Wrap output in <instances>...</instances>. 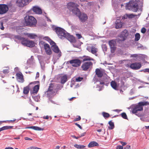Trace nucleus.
<instances>
[{
  "label": "nucleus",
  "instance_id": "f257e3e1",
  "mask_svg": "<svg viewBox=\"0 0 149 149\" xmlns=\"http://www.w3.org/2000/svg\"><path fill=\"white\" fill-rule=\"evenodd\" d=\"M78 5L73 2L69 3L67 5V8L72 13L79 17L80 20L82 22H84L87 20L88 17L86 14L84 13L81 14L79 9L77 8Z\"/></svg>",
  "mask_w": 149,
  "mask_h": 149
},
{
  "label": "nucleus",
  "instance_id": "f03ea898",
  "mask_svg": "<svg viewBox=\"0 0 149 149\" xmlns=\"http://www.w3.org/2000/svg\"><path fill=\"white\" fill-rule=\"evenodd\" d=\"M149 104V102H139L137 105H135L133 108L132 111V113L135 114L138 116H141V114L138 113V112L140 111L143 110V106Z\"/></svg>",
  "mask_w": 149,
  "mask_h": 149
},
{
  "label": "nucleus",
  "instance_id": "7ed1b4c3",
  "mask_svg": "<svg viewBox=\"0 0 149 149\" xmlns=\"http://www.w3.org/2000/svg\"><path fill=\"white\" fill-rule=\"evenodd\" d=\"M139 0H131L125 6V8L134 12H136L139 8L138 3Z\"/></svg>",
  "mask_w": 149,
  "mask_h": 149
},
{
  "label": "nucleus",
  "instance_id": "20e7f679",
  "mask_svg": "<svg viewBox=\"0 0 149 149\" xmlns=\"http://www.w3.org/2000/svg\"><path fill=\"white\" fill-rule=\"evenodd\" d=\"M24 20L26 25L29 26L35 25L37 22L36 19L31 16H26L24 17Z\"/></svg>",
  "mask_w": 149,
  "mask_h": 149
},
{
  "label": "nucleus",
  "instance_id": "39448f33",
  "mask_svg": "<svg viewBox=\"0 0 149 149\" xmlns=\"http://www.w3.org/2000/svg\"><path fill=\"white\" fill-rule=\"evenodd\" d=\"M54 30L60 38L62 39L65 38L68 33L64 29L59 27H56L55 28Z\"/></svg>",
  "mask_w": 149,
  "mask_h": 149
},
{
  "label": "nucleus",
  "instance_id": "423d86ee",
  "mask_svg": "<svg viewBox=\"0 0 149 149\" xmlns=\"http://www.w3.org/2000/svg\"><path fill=\"white\" fill-rule=\"evenodd\" d=\"M21 43L23 45L30 47H33L35 45L33 41L28 40L24 38H22Z\"/></svg>",
  "mask_w": 149,
  "mask_h": 149
},
{
  "label": "nucleus",
  "instance_id": "0eeeda50",
  "mask_svg": "<svg viewBox=\"0 0 149 149\" xmlns=\"http://www.w3.org/2000/svg\"><path fill=\"white\" fill-rule=\"evenodd\" d=\"M10 4L7 5L5 4H0V15H2L6 13L9 10V7L11 6Z\"/></svg>",
  "mask_w": 149,
  "mask_h": 149
},
{
  "label": "nucleus",
  "instance_id": "6e6552de",
  "mask_svg": "<svg viewBox=\"0 0 149 149\" xmlns=\"http://www.w3.org/2000/svg\"><path fill=\"white\" fill-rule=\"evenodd\" d=\"M32 0H17L16 5L19 7H23L28 4Z\"/></svg>",
  "mask_w": 149,
  "mask_h": 149
},
{
  "label": "nucleus",
  "instance_id": "1a4fd4ad",
  "mask_svg": "<svg viewBox=\"0 0 149 149\" xmlns=\"http://www.w3.org/2000/svg\"><path fill=\"white\" fill-rule=\"evenodd\" d=\"M93 63L91 62L88 61L84 63L81 66L83 70L86 71L93 66Z\"/></svg>",
  "mask_w": 149,
  "mask_h": 149
},
{
  "label": "nucleus",
  "instance_id": "9d476101",
  "mask_svg": "<svg viewBox=\"0 0 149 149\" xmlns=\"http://www.w3.org/2000/svg\"><path fill=\"white\" fill-rule=\"evenodd\" d=\"M87 49L90 52L97 56V52L98 49L92 45L88 46L87 48Z\"/></svg>",
  "mask_w": 149,
  "mask_h": 149
},
{
  "label": "nucleus",
  "instance_id": "9b49d317",
  "mask_svg": "<svg viewBox=\"0 0 149 149\" xmlns=\"http://www.w3.org/2000/svg\"><path fill=\"white\" fill-rule=\"evenodd\" d=\"M47 94L49 96H52V95H54L55 94V91L54 88V85L52 84L50 85L48 90L46 92Z\"/></svg>",
  "mask_w": 149,
  "mask_h": 149
},
{
  "label": "nucleus",
  "instance_id": "f8f14e48",
  "mask_svg": "<svg viewBox=\"0 0 149 149\" xmlns=\"http://www.w3.org/2000/svg\"><path fill=\"white\" fill-rule=\"evenodd\" d=\"M109 43L111 48V52L114 53L116 50V42L114 40H112L110 41Z\"/></svg>",
  "mask_w": 149,
  "mask_h": 149
},
{
  "label": "nucleus",
  "instance_id": "ddd939ff",
  "mask_svg": "<svg viewBox=\"0 0 149 149\" xmlns=\"http://www.w3.org/2000/svg\"><path fill=\"white\" fill-rule=\"evenodd\" d=\"M70 63L74 67H77L80 65L81 62L78 59H74L70 60Z\"/></svg>",
  "mask_w": 149,
  "mask_h": 149
},
{
  "label": "nucleus",
  "instance_id": "4468645a",
  "mask_svg": "<svg viewBox=\"0 0 149 149\" xmlns=\"http://www.w3.org/2000/svg\"><path fill=\"white\" fill-rule=\"evenodd\" d=\"M16 78L18 81L20 83H23L24 81L23 75L21 72L17 73L16 74Z\"/></svg>",
  "mask_w": 149,
  "mask_h": 149
},
{
  "label": "nucleus",
  "instance_id": "2eb2a0df",
  "mask_svg": "<svg viewBox=\"0 0 149 149\" xmlns=\"http://www.w3.org/2000/svg\"><path fill=\"white\" fill-rule=\"evenodd\" d=\"M141 66V64L139 63H135L131 64L130 67L134 70L139 69Z\"/></svg>",
  "mask_w": 149,
  "mask_h": 149
},
{
  "label": "nucleus",
  "instance_id": "dca6fc26",
  "mask_svg": "<svg viewBox=\"0 0 149 149\" xmlns=\"http://www.w3.org/2000/svg\"><path fill=\"white\" fill-rule=\"evenodd\" d=\"M128 36V33L127 30L125 29L122 32L120 35V40L124 41L125 40L127 36Z\"/></svg>",
  "mask_w": 149,
  "mask_h": 149
},
{
  "label": "nucleus",
  "instance_id": "f3484780",
  "mask_svg": "<svg viewBox=\"0 0 149 149\" xmlns=\"http://www.w3.org/2000/svg\"><path fill=\"white\" fill-rule=\"evenodd\" d=\"M45 52L47 55H50L52 54V51L49 45L47 44L45 45L43 47Z\"/></svg>",
  "mask_w": 149,
  "mask_h": 149
},
{
  "label": "nucleus",
  "instance_id": "a211bd4d",
  "mask_svg": "<svg viewBox=\"0 0 149 149\" xmlns=\"http://www.w3.org/2000/svg\"><path fill=\"white\" fill-rule=\"evenodd\" d=\"M65 38L71 42H75L76 41L74 38L72 36L70 35L68 33L66 34Z\"/></svg>",
  "mask_w": 149,
  "mask_h": 149
},
{
  "label": "nucleus",
  "instance_id": "6ab92c4d",
  "mask_svg": "<svg viewBox=\"0 0 149 149\" xmlns=\"http://www.w3.org/2000/svg\"><path fill=\"white\" fill-rule=\"evenodd\" d=\"M52 49L53 52L56 53H57L59 52V53L58 54V57H60L61 56V52H59L60 51L58 46L56 45L54 46H53V47H52Z\"/></svg>",
  "mask_w": 149,
  "mask_h": 149
},
{
  "label": "nucleus",
  "instance_id": "aec40b11",
  "mask_svg": "<svg viewBox=\"0 0 149 149\" xmlns=\"http://www.w3.org/2000/svg\"><path fill=\"white\" fill-rule=\"evenodd\" d=\"M123 23L120 20H117L115 22V27L116 29H119L122 27Z\"/></svg>",
  "mask_w": 149,
  "mask_h": 149
},
{
  "label": "nucleus",
  "instance_id": "412c9836",
  "mask_svg": "<svg viewBox=\"0 0 149 149\" xmlns=\"http://www.w3.org/2000/svg\"><path fill=\"white\" fill-rule=\"evenodd\" d=\"M24 35L27 36V37L31 39H33L36 38L37 36L36 34L34 33H24Z\"/></svg>",
  "mask_w": 149,
  "mask_h": 149
},
{
  "label": "nucleus",
  "instance_id": "4be33fe9",
  "mask_svg": "<svg viewBox=\"0 0 149 149\" xmlns=\"http://www.w3.org/2000/svg\"><path fill=\"white\" fill-rule=\"evenodd\" d=\"M99 144L96 142L93 141L90 142L88 145L89 148H91L94 146H98Z\"/></svg>",
  "mask_w": 149,
  "mask_h": 149
},
{
  "label": "nucleus",
  "instance_id": "5701e85b",
  "mask_svg": "<svg viewBox=\"0 0 149 149\" xmlns=\"http://www.w3.org/2000/svg\"><path fill=\"white\" fill-rule=\"evenodd\" d=\"M60 79L62 84H64L67 80V77L66 75H63L61 77Z\"/></svg>",
  "mask_w": 149,
  "mask_h": 149
},
{
  "label": "nucleus",
  "instance_id": "b1692460",
  "mask_svg": "<svg viewBox=\"0 0 149 149\" xmlns=\"http://www.w3.org/2000/svg\"><path fill=\"white\" fill-rule=\"evenodd\" d=\"M111 86L115 90H118V86L117 85L116 83L114 81H112L111 82Z\"/></svg>",
  "mask_w": 149,
  "mask_h": 149
},
{
  "label": "nucleus",
  "instance_id": "393cba45",
  "mask_svg": "<svg viewBox=\"0 0 149 149\" xmlns=\"http://www.w3.org/2000/svg\"><path fill=\"white\" fill-rule=\"evenodd\" d=\"M31 93L32 94L35 95L37 93V85H36L34 86L31 91Z\"/></svg>",
  "mask_w": 149,
  "mask_h": 149
},
{
  "label": "nucleus",
  "instance_id": "a878e982",
  "mask_svg": "<svg viewBox=\"0 0 149 149\" xmlns=\"http://www.w3.org/2000/svg\"><path fill=\"white\" fill-rule=\"evenodd\" d=\"M95 72L96 74L99 77H101L103 75V74L100 70L98 68L96 69Z\"/></svg>",
  "mask_w": 149,
  "mask_h": 149
},
{
  "label": "nucleus",
  "instance_id": "bb28decb",
  "mask_svg": "<svg viewBox=\"0 0 149 149\" xmlns=\"http://www.w3.org/2000/svg\"><path fill=\"white\" fill-rule=\"evenodd\" d=\"M83 61H95V60L93 58L89 56H83Z\"/></svg>",
  "mask_w": 149,
  "mask_h": 149
},
{
  "label": "nucleus",
  "instance_id": "cd10ccee",
  "mask_svg": "<svg viewBox=\"0 0 149 149\" xmlns=\"http://www.w3.org/2000/svg\"><path fill=\"white\" fill-rule=\"evenodd\" d=\"M13 127V126H3L1 128H0V132L1 131L8 130L9 129H11Z\"/></svg>",
  "mask_w": 149,
  "mask_h": 149
},
{
  "label": "nucleus",
  "instance_id": "c85d7f7f",
  "mask_svg": "<svg viewBox=\"0 0 149 149\" xmlns=\"http://www.w3.org/2000/svg\"><path fill=\"white\" fill-rule=\"evenodd\" d=\"M109 128L110 130H112L114 128V123L111 121H110L109 122Z\"/></svg>",
  "mask_w": 149,
  "mask_h": 149
},
{
  "label": "nucleus",
  "instance_id": "c756f323",
  "mask_svg": "<svg viewBox=\"0 0 149 149\" xmlns=\"http://www.w3.org/2000/svg\"><path fill=\"white\" fill-rule=\"evenodd\" d=\"M32 11H33L34 14H37V6L33 7L30 9V12Z\"/></svg>",
  "mask_w": 149,
  "mask_h": 149
},
{
  "label": "nucleus",
  "instance_id": "7c9ffc66",
  "mask_svg": "<svg viewBox=\"0 0 149 149\" xmlns=\"http://www.w3.org/2000/svg\"><path fill=\"white\" fill-rule=\"evenodd\" d=\"M140 38V35L139 33H136L135 35L134 40L135 41H138Z\"/></svg>",
  "mask_w": 149,
  "mask_h": 149
},
{
  "label": "nucleus",
  "instance_id": "2f4dec72",
  "mask_svg": "<svg viewBox=\"0 0 149 149\" xmlns=\"http://www.w3.org/2000/svg\"><path fill=\"white\" fill-rule=\"evenodd\" d=\"M95 83L96 84L97 87H100L102 86L101 85L104 84V82L97 81L95 82Z\"/></svg>",
  "mask_w": 149,
  "mask_h": 149
},
{
  "label": "nucleus",
  "instance_id": "473e14b6",
  "mask_svg": "<svg viewBox=\"0 0 149 149\" xmlns=\"http://www.w3.org/2000/svg\"><path fill=\"white\" fill-rule=\"evenodd\" d=\"M29 88L28 87L26 86L24 88L23 93L25 94H28L29 91Z\"/></svg>",
  "mask_w": 149,
  "mask_h": 149
},
{
  "label": "nucleus",
  "instance_id": "72a5a7b5",
  "mask_svg": "<svg viewBox=\"0 0 149 149\" xmlns=\"http://www.w3.org/2000/svg\"><path fill=\"white\" fill-rule=\"evenodd\" d=\"M125 16L129 18H132L136 16H137V15L133 14H126L125 15Z\"/></svg>",
  "mask_w": 149,
  "mask_h": 149
},
{
  "label": "nucleus",
  "instance_id": "f704fd0d",
  "mask_svg": "<svg viewBox=\"0 0 149 149\" xmlns=\"http://www.w3.org/2000/svg\"><path fill=\"white\" fill-rule=\"evenodd\" d=\"M74 147L78 149H82L84 148L85 146L84 145H79L78 144H75L74 145Z\"/></svg>",
  "mask_w": 149,
  "mask_h": 149
},
{
  "label": "nucleus",
  "instance_id": "c9c22d12",
  "mask_svg": "<svg viewBox=\"0 0 149 149\" xmlns=\"http://www.w3.org/2000/svg\"><path fill=\"white\" fill-rule=\"evenodd\" d=\"M47 43H45L44 41H41L39 42V45L41 48L42 47H44L45 46V45Z\"/></svg>",
  "mask_w": 149,
  "mask_h": 149
},
{
  "label": "nucleus",
  "instance_id": "e433bc0d",
  "mask_svg": "<svg viewBox=\"0 0 149 149\" xmlns=\"http://www.w3.org/2000/svg\"><path fill=\"white\" fill-rule=\"evenodd\" d=\"M102 114L104 118H108L109 116V115L108 113L105 112H103L102 113Z\"/></svg>",
  "mask_w": 149,
  "mask_h": 149
},
{
  "label": "nucleus",
  "instance_id": "4c0bfd02",
  "mask_svg": "<svg viewBox=\"0 0 149 149\" xmlns=\"http://www.w3.org/2000/svg\"><path fill=\"white\" fill-rule=\"evenodd\" d=\"M121 116L124 119H127V117L125 113H123L121 114Z\"/></svg>",
  "mask_w": 149,
  "mask_h": 149
},
{
  "label": "nucleus",
  "instance_id": "58836bf2",
  "mask_svg": "<svg viewBox=\"0 0 149 149\" xmlns=\"http://www.w3.org/2000/svg\"><path fill=\"white\" fill-rule=\"evenodd\" d=\"M13 91L16 92L18 93L19 92V89L17 85L16 87H15V88L14 89Z\"/></svg>",
  "mask_w": 149,
  "mask_h": 149
},
{
  "label": "nucleus",
  "instance_id": "ea45409f",
  "mask_svg": "<svg viewBox=\"0 0 149 149\" xmlns=\"http://www.w3.org/2000/svg\"><path fill=\"white\" fill-rule=\"evenodd\" d=\"M49 42L50 43V45H52L51 47H53V46H54L56 45V43L51 40H50V41Z\"/></svg>",
  "mask_w": 149,
  "mask_h": 149
},
{
  "label": "nucleus",
  "instance_id": "a19ab883",
  "mask_svg": "<svg viewBox=\"0 0 149 149\" xmlns=\"http://www.w3.org/2000/svg\"><path fill=\"white\" fill-rule=\"evenodd\" d=\"M43 13L42 9L39 7H38V14H41Z\"/></svg>",
  "mask_w": 149,
  "mask_h": 149
},
{
  "label": "nucleus",
  "instance_id": "79ce46f5",
  "mask_svg": "<svg viewBox=\"0 0 149 149\" xmlns=\"http://www.w3.org/2000/svg\"><path fill=\"white\" fill-rule=\"evenodd\" d=\"M0 28L2 30H3L4 28L3 26V23L2 22H0Z\"/></svg>",
  "mask_w": 149,
  "mask_h": 149
},
{
  "label": "nucleus",
  "instance_id": "37998d69",
  "mask_svg": "<svg viewBox=\"0 0 149 149\" xmlns=\"http://www.w3.org/2000/svg\"><path fill=\"white\" fill-rule=\"evenodd\" d=\"M140 72H148L149 73V68H146L140 71Z\"/></svg>",
  "mask_w": 149,
  "mask_h": 149
},
{
  "label": "nucleus",
  "instance_id": "c03bdc74",
  "mask_svg": "<svg viewBox=\"0 0 149 149\" xmlns=\"http://www.w3.org/2000/svg\"><path fill=\"white\" fill-rule=\"evenodd\" d=\"M27 128L29 129L31 128L35 130H37V127L36 126H31L28 127Z\"/></svg>",
  "mask_w": 149,
  "mask_h": 149
},
{
  "label": "nucleus",
  "instance_id": "a18cd8bd",
  "mask_svg": "<svg viewBox=\"0 0 149 149\" xmlns=\"http://www.w3.org/2000/svg\"><path fill=\"white\" fill-rule=\"evenodd\" d=\"M43 39L49 42L50 41L51 39L48 37H45L43 38Z\"/></svg>",
  "mask_w": 149,
  "mask_h": 149
},
{
  "label": "nucleus",
  "instance_id": "49530a36",
  "mask_svg": "<svg viewBox=\"0 0 149 149\" xmlns=\"http://www.w3.org/2000/svg\"><path fill=\"white\" fill-rule=\"evenodd\" d=\"M9 72V71L8 69L3 70V73L6 74L8 73Z\"/></svg>",
  "mask_w": 149,
  "mask_h": 149
},
{
  "label": "nucleus",
  "instance_id": "de8ad7c7",
  "mask_svg": "<svg viewBox=\"0 0 149 149\" xmlns=\"http://www.w3.org/2000/svg\"><path fill=\"white\" fill-rule=\"evenodd\" d=\"M135 91V89L133 88L130 91V94L131 95H132L134 94Z\"/></svg>",
  "mask_w": 149,
  "mask_h": 149
},
{
  "label": "nucleus",
  "instance_id": "09e8293b",
  "mask_svg": "<svg viewBox=\"0 0 149 149\" xmlns=\"http://www.w3.org/2000/svg\"><path fill=\"white\" fill-rule=\"evenodd\" d=\"M83 79V78L82 77H79L76 79V81H80Z\"/></svg>",
  "mask_w": 149,
  "mask_h": 149
},
{
  "label": "nucleus",
  "instance_id": "8fccbe9b",
  "mask_svg": "<svg viewBox=\"0 0 149 149\" xmlns=\"http://www.w3.org/2000/svg\"><path fill=\"white\" fill-rule=\"evenodd\" d=\"M81 118L80 116H79L78 117V118H75L74 120V121H76L80 120H81Z\"/></svg>",
  "mask_w": 149,
  "mask_h": 149
},
{
  "label": "nucleus",
  "instance_id": "3c124183",
  "mask_svg": "<svg viewBox=\"0 0 149 149\" xmlns=\"http://www.w3.org/2000/svg\"><path fill=\"white\" fill-rule=\"evenodd\" d=\"M146 29L144 28H143L141 30V32L142 33H144L146 32Z\"/></svg>",
  "mask_w": 149,
  "mask_h": 149
},
{
  "label": "nucleus",
  "instance_id": "603ef678",
  "mask_svg": "<svg viewBox=\"0 0 149 149\" xmlns=\"http://www.w3.org/2000/svg\"><path fill=\"white\" fill-rule=\"evenodd\" d=\"M123 146H122L119 145L117 146L116 149H123Z\"/></svg>",
  "mask_w": 149,
  "mask_h": 149
},
{
  "label": "nucleus",
  "instance_id": "864d4df0",
  "mask_svg": "<svg viewBox=\"0 0 149 149\" xmlns=\"http://www.w3.org/2000/svg\"><path fill=\"white\" fill-rule=\"evenodd\" d=\"M26 149H37V148L36 147L31 146L27 148Z\"/></svg>",
  "mask_w": 149,
  "mask_h": 149
},
{
  "label": "nucleus",
  "instance_id": "5fc2aeb1",
  "mask_svg": "<svg viewBox=\"0 0 149 149\" xmlns=\"http://www.w3.org/2000/svg\"><path fill=\"white\" fill-rule=\"evenodd\" d=\"M76 36L78 39H80L82 37L81 35L79 34H76Z\"/></svg>",
  "mask_w": 149,
  "mask_h": 149
},
{
  "label": "nucleus",
  "instance_id": "6e6d98bb",
  "mask_svg": "<svg viewBox=\"0 0 149 149\" xmlns=\"http://www.w3.org/2000/svg\"><path fill=\"white\" fill-rule=\"evenodd\" d=\"M125 149H131L130 146L129 145H127L124 148Z\"/></svg>",
  "mask_w": 149,
  "mask_h": 149
},
{
  "label": "nucleus",
  "instance_id": "4d7b16f0",
  "mask_svg": "<svg viewBox=\"0 0 149 149\" xmlns=\"http://www.w3.org/2000/svg\"><path fill=\"white\" fill-rule=\"evenodd\" d=\"M27 13L29 15L34 14V13H33V11H31L30 12V10Z\"/></svg>",
  "mask_w": 149,
  "mask_h": 149
},
{
  "label": "nucleus",
  "instance_id": "13d9d810",
  "mask_svg": "<svg viewBox=\"0 0 149 149\" xmlns=\"http://www.w3.org/2000/svg\"><path fill=\"white\" fill-rule=\"evenodd\" d=\"M75 124L76 125H77L78 127L81 129H82V127H81V126L79 124H77V123H75Z\"/></svg>",
  "mask_w": 149,
  "mask_h": 149
},
{
  "label": "nucleus",
  "instance_id": "bf43d9fd",
  "mask_svg": "<svg viewBox=\"0 0 149 149\" xmlns=\"http://www.w3.org/2000/svg\"><path fill=\"white\" fill-rule=\"evenodd\" d=\"M24 139L26 140H32L30 138H29L28 137H26L24 138Z\"/></svg>",
  "mask_w": 149,
  "mask_h": 149
},
{
  "label": "nucleus",
  "instance_id": "052dcab7",
  "mask_svg": "<svg viewBox=\"0 0 149 149\" xmlns=\"http://www.w3.org/2000/svg\"><path fill=\"white\" fill-rule=\"evenodd\" d=\"M121 144L122 145V146H125L127 144V143L126 142H120Z\"/></svg>",
  "mask_w": 149,
  "mask_h": 149
},
{
  "label": "nucleus",
  "instance_id": "680f3d73",
  "mask_svg": "<svg viewBox=\"0 0 149 149\" xmlns=\"http://www.w3.org/2000/svg\"><path fill=\"white\" fill-rule=\"evenodd\" d=\"M44 130L43 128H41L39 127H38V131H43Z\"/></svg>",
  "mask_w": 149,
  "mask_h": 149
},
{
  "label": "nucleus",
  "instance_id": "e2e57ef3",
  "mask_svg": "<svg viewBox=\"0 0 149 149\" xmlns=\"http://www.w3.org/2000/svg\"><path fill=\"white\" fill-rule=\"evenodd\" d=\"M37 81H35L33 82H32L31 83H30L29 85H32V84H36L37 83Z\"/></svg>",
  "mask_w": 149,
  "mask_h": 149
},
{
  "label": "nucleus",
  "instance_id": "0e129e2a",
  "mask_svg": "<svg viewBox=\"0 0 149 149\" xmlns=\"http://www.w3.org/2000/svg\"><path fill=\"white\" fill-rule=\"evenodd\" d=\"M45 17H46V18L47 19V21H49L50 22H51V20L46 15L45 16Z\"/></svg>",
  "mask_w": 149,
  "mask_h": 149
},
{
  "label": "nucleus",
  "instance_id": "69168bd1",
  "mask_svg": "<svg viewBox=\"0 0 149 149\" xmlns=\"http://www.w3.org/2000/svg\"><path fill=\"white\" fill-rule=\"evenodd\" d=\"M86 134V133L85 132H84V133H83L82 134L81 136H80V137H82V136H84L85 135V134Z\"/></svg>",
  "mask_w": 149,
  "mask_h": 149
},
{
  "label": "nucleus",
  "instance_id": "338daca9",
  "mask_svg": "<svg viewBox=\"0 0 149 149\" xmlns=\"http://www.w3.org/2000/svg\"><path fill=\"white\" fill-rule=\"evenodd\" d=\"M63 87V86H60L59 88H57V89L58 90H61V88H62Z\"/></svg>",
  "mask_w": 149,
  "mask_h": 149
},
{
  "label": "nucleus",
  "instance_id": "774afa93",
  "mask_svg": "<svg viewBox=\"0 0 149 149\" xmlns=\"http://www.w3.org/2000/svg\"><path fill=\"white\" fill-rule=\"evenodd\" d=\"M5 149H14L12 147H6L5 148Z\"/></svg>",
  "mask_w": 149,
  "mask_h": 149
}]
</instances>
